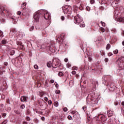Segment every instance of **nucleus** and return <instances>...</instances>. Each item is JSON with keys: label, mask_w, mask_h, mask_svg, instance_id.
<instances>
[{"label": "nucleus", "mask_w": 124, "mask_h": 124, "mask_svg": "<svg viewBox=\"0 0 124 124\" xmlns=\"http://www.w3.org/2000/svg\"><path fill=\"white\" fill-rule=\"evenodd\" d=\"M74 22L75 24H80V23L83 22V18H82L80 15H78L74 17Z\"/></svg>", "instance_id": "nucleus-7"}, {"label": "nucleus", "mask_w": 124, "mask_h": 124, "mask_svg": "<svg viewBox=\"0 0 124 124\" xmlns=\"http://www.w3.org/2000/svg\"><path fill=\"white\" fill-rule=\"evenodd\" d=\"M111 31L112 32H116V31H117V30H116V29H112Z\"/></svg>", "instance_id": "nucleus-45"}, {"label": "nucleus", "mask_w": 124, "mask_h": 124, "mask_svg": "<svg viewBox=\"0 0 124 124\" xmlns=\"http://www.w3.org/2000/svg\"><path fill=\"white\" fill-rule=\"evenodd\" d=\"M114 104H115V105L116 106H117V105H118V104H119V102H117L115 103Z\"/></svg>", "instance_id": "nucleus-61"}, {"label": "nucleus", "mask_w": 124, "mask_h": 124, "mask_svg": "<svg viewBox=\"0 0 124 124\" xmlns=\"http://www.w3.org/2000/svg\"><path fill=\"white\" fill-rule=\"evenodd\" d=\"M69 84H70V85L72 84V85H74V83L73 82V81H72V80L70 81Z\"/></svg>", "instance_id": "nucleus-44"}, {"label": "nucleus", "mask_w": 124, "mask_h": 124, "mask_svg": "<svg viewBox=\"0 0 124 124\" xmlns=\"http://www.w3.org/2000/svg\"><path fill=\"white\" fill-rule=\"evenodd\" d=\"M3 104L0 105V113L3 111Z\"/></svg>", "instance_id": "nucleus-18"}, {"label": "nucleus", "mask_w": 124, "mask_h": 124, "mask_svg": "<svg viewBox=\"0 0 124 124\" xmlns=\"http://www.w3.org/2000/svg\"><path fill=\"white\" fill-rule=\"evenodd\" d=\"M10 54L11 56H13V55H14V54H15V50H12Z\"/></svg>", "instance_id": "nucleus-23"}, {"label": "nucleus", "mask_w": 124, "mask_h": 124, "mask_svg": "<svg viewBox=\"0 0 124 124\" xmlns=\"http://www.w3.org/2000/svg\"><path fill=\"white\" fill-rule=\"evenodd\" d=\"M54 106L55 107H59V102H55L54 103Z\"/></svg>", "instance_id": "nucleus-21"}, {"label": "nucleus", "mask_w": 124, "mask_h": 124, "mask_svg": "<svg viewBox=\"0 0 124 124\" xmlns=\"http://www.w3.org/2000/svg\"><path fill=\"white\" fill-rule=\"evenodd\" d=\"M34 68L35 69H38V66L37 64L34 65Z\"/></svg>", "instance_id": "nucleus-36"}, {"label": "nucleus", "mask_w": 124, "mask_h": 124, "mask_svg": "<svg viewBox=\"0 0 124 124\" xmlns=\"http://www.w3.org/2000/svg\"><path fill=\"white\" fill-rule=\"evenodd\" d=\"M113 55V53L110 52L108 54V57H111V56H112Z\"/></svg>", "instance_id": "nucleus-50"}, {"label": "nucleus", "mask_w": 124, "mask_h": 124, "mask_svg": "<svg viewBox=\"0 0 124 124\" xmlns=\"http://www.w3.org/2000/svg\"><path fill=\"white\" fill-rule=\"evenodd\" d=\"M90 3H91V4H93V3H94V0H91Z\"/></svg>", "instance_id": "nucleus-43"}, {"label": "nucleus", "mask_w": 124, "mask_h": 124, "mask_svg": "<svg viewBox=\"0 0 124 124\" xmlns=\"http://www.w3.org/2000/svg\"><path fill=\"white\" fill-rule=\"evenodd\" d=\"M72 74H73V75H75V74H76V72L74 71H72Z\"/></svg>", "instance_id": "nucleus-54"}, {"label": "nucleus", "mask_w": 124, "mask_h": 124, "mask_svg": "<svg viewBox=\"0 0 124 124\" xmlns=\"http://www.w3.org/2000/svg\"><path fill=\"white\" fill-rule=\"evenodd\" d=\"M101 2L102 4H105V0H101Z\"/></svg>", "instance_id": "nucleus-41"}, {"label": "nucleus", "mask_w": 124, "mask_h": 124, "mask_svg": "<svg viewBox=\"0 0 124 124\" xmlns=\"http://www.w3.org/2000/svg\"><path fill=\"white\" fill-rule=\"evenodd\" d=\"M52 64H53L52 63V62H51L49 61L47 62L46 65H47V67L50 68V67H51V66H52Z\"/></svg>", "instance_id": "nucleus-16"}, {"label": "nucleus", "mask_w": 124, "mask_h": 124, "mask_svg": "<svg viewBox=\"0 0 124 124\" xmlns=\"http://www.w3.org/2000/svg\"><path fill=\"white\" fill-rule=\"evenodd\" d=\"M118 53H119V50L118 49L113 51V54H117Z\"/></svg>", "instance_id": "nucleus-27"}, {"label": "nucleus", "mask_w": 124, "mask_h": 124, "mask_svg": "<svg viewBox=\"0 0 124 124\" xmlns=\"http://www.w3.org/2000/svg\"><path fill=\"white\" fill-rule=\"evenodd\" d=\"M20 100L22 102H26L28 101V100H27V97L25 96H21L20 98Z\"/></svg>", "instance_id": "nucleus-12"}, {"label": "nucleus", "mask_w": 124, "mask_h": 124, "mask_svg": "<svg viewBox=\"0 0 124 124\" xmlns=\"http://www.w3.org/2000/svg\"><path fill=\"white\" fill-rule=\"evenodd\" d=\"M92 84L93 85H94V84H95V85H94V87H96V85H98V82L97 81H95V82H92Z\"/></svg>", "instance_id": "nucleus-24"}, {"label": "nucleus", "mask_w": 124, "mask_h": 124, "mask_svg": "<svg viewBox=\"0 0 124 124\" xmlns=\"http://www.w3.org/2000/svg\"><path fill=\"white\" fill-rule=\"evenodd\" d=\"M86 10H87V11H90V7L89 6L86 7Z\"/></svg>", "instance_id": "nucleus-48"}, {"label": "nucleus", "mask_w": 124, "mask_h": 124, "mask_svg": "<svg viewBox=\"0 0 124 124\" xmlns=\"http://www.w3.org/2000/svg\"><path fill=\"white\" fill-rule=\"evenodd\" d=\"M2 35H3V32L0 30V37H2Z\"/></svg>", "instance_id": "nucleus-32"}, {"label": "nucleus", "mask_w": 124, "mask_h": 124, "mask_svg": "<svg viewBox=\"0 0 124 124\" xmlns=\"http://www.w3.org/2000/svg\"><path fill=\"white\" fill-rule=\"evenodd\" d=\"M76 111H75V110H74V111H72V112H71V114H76Z\"/></svg>", "instance_id": "nucleus-53"}, {"label": "nucleus", "mask_w": 124, "mask_h": 124, "mask_svg": "<svg viewBox=\"0 0 124 124\" xmlns=\"http://www.w3.org/2000/svg\"><path fill=\"white\" fill-rule=\"evenodd\" d=\"M82 109H83V110H84V111H86V110L87 109V106H84L83 107H82Z\"/></svg>", "instance_id": "nucleus-40"}, {"label": "nucleus", "mask_w": 124, "mask_h": 124, "mask_svg": "<svg viewBox=\"0 0 124 124\" xmlns=\"http://www.w3.org/2000/svg\"><path fill=\"white\" fill-rule=\"evenodd\" d=\"M7 123V120H5L3 122H2L1 124H6Z\"/></svg>", "instance_id": "nucleus-47"}, {"label": "nucleus", "mask_w": 124, "mask_h": 124, "mask_svg": "<svg viewBox=\"0 0 124 124\" xmlns=\"http://www.w3.org/2000/svg\"><path fill=\"white\" fill-rule=\"evenodd\" d=\"M1 98H2V99H4V98H5V96L4 95H2Z\"/></svg>", "instance_id": "nucleus-59"}, {"label": "nucleus", "mask_w": 124, "mask_h": 124, "mask_svg": "<svg viewBox=\"0 0 124 124\" xmlns=\"http://www.w3.org/2000/svg\"><path fill=\"white\" fill-rule=\"evenodd\" d=\"M23 124H28V122L24 121V122H23Z\"/></svg>", "instance_id": "nucleus-60"}, {"label": "nucleus", "mask_w": 124, "mask_h": 124, "mask_svg": "<svg viewBox=\"0 0 124 124\" xmlns=\"http://www.w3.org/2000/svg\"><path fill=\"white\" fill-rule=\"evenodd\" d=\"M95 43H96V44H97V45H98V44H99L100 43V40L96 39L94 40Z\"/></svg>", "instance_id": "nucleus-17"}, {"label": "nucleus", "mask_w": 124, "mask_h": 124, "mask_svg": "<svg viewBox=\"0 0 124 124\" xmlns=\"http://www.w3.org/2000/svg\"><path fill=\"white\" fill-rule=\"evenodd\" d=\"M65 62H68V58H65L64 60Z\"/></svg>", "instance_id": "nucleus-52"}, {"label": "nucleus", "mask_w": 124, "mask_h": 124, "mask_svg": "<svg viewBox=\"0 0 124 124\" xmlns=\"http://www.w3.org/2000/svg\"><path fill=\"white\" fill-rule=\"evenodd\" d=\"M48 103L50 104V105H51V104H52V101H49Z\"/></svg>", "instance_id": "nucleus-62"}, {"label": "nucleus", "mask_w": 124, "mask_h": 124, "mask_svg": "<svg viewBox=\"0 0 124 124\" xmlns=\"http://www.w3.org/2000/svg\"><path fill=\"white\" fill-rule=\"evenodd\" d=\"M64 19H65V18H64V17L63 16H61V20H62V21H64Z\"/></svg>", "instance_id": "nucleus-51"}, {"label": "nucleus", "mask_w": 124, "mask_h": 124, "mask_svg": "<svg viewBox=\"0 0 124 124\" xmlns=\"http://www.w3.org/2000/svg\"><path fill=\"white\" fill-rule=\"evenodd\" d=\"M1 43L2 44H6V43H7V39H4L3 40H2Z\"/></svg>", "instance_id": "nucleus-19"}, {"label": "nucleus", "mask_w": 124, "mask_h": 124, "mask_svg": "<svg viewBox=\"0 0 124 124\" xmlns=\"http://www.w3.org/2000/svg\"><path fill=\"white\" fill-rule=\"evenodd\" d=\"M122 105H123V106H124V102H122Z\"/></svg>", "instance_id": "nucleus-64"}, {"label": "nucleus", "mask_w": 124, "mask_h": 124, "mask_svg": "<svg viewBox=\"0 0 124 124\" xmlns=\"http://www.w3.org/2000/svg\"><path fill=\"white\" fill-rule=\"evenodd\" d=\"M67 67L68 68H70V67H71V64L69 62H68L67 64Z\"/></svg>", "instance_id": "nucleus-25"}, {"label": "nucleus", "mask_w": 124, "mask_h": 124, "mask_svg": "<svg viewBox=\"0 0 124 124\" xmlns=\"http://www.w3.org/2000/svg\"><path fill=\"white\" fill-rule=\"evenodd\" d=\"M119 0H115L112 3V6L113 7H116V6H118V4H119Z\"/></svg>", "instance_id": "nucleus-10"}, {"label": "nucleus", "mask_w": 124, "mask_h": 124, "mask_svg": "<svg viewBox=\"0 0 124 124\" xmlns=\"http://www.w3.org/2000/svg\"><path fill=\"white\" fill-rule=\"evenodd\" d=\"M2 117H6V113H3L2 114Z\"/></svg>", "instance_id": "nucleus-58"}, {"label": "nucleus", "mask_w": 124, "mask_h": 124, "mask_svg": "<svg viewBox=\"0 0 124 124\" xmlns=\"http://www.w3.org/2000/svg\"><path fill=\"white\" fill-rule=\"evenodd\" d=\"M4 11L5 12H7V11L4 10L2 12V14H3V13H4Z\"/></svg>", "instance_id": "nucleus-63"}, {"label": "nucleus", "mask_w": 124, "mask_h": 124, "mask_svg": "<svg viewBox=\"0 0 124 124\" xmlns=\"http://www.w3.org/2000/svg\"><path fill=\"white\" fill-rule=\"evenodd\" d=\"M101 119L102 122H106V121H107V118L106 117H105V116L104 115H102L101 116Z\"/></svg>", "instance_id": "nucleus-15"}, {"label": "nucleus", "mask_w": 124, "mask_h": 124, "mask_svg": "<svg viewBox=\"0 0 124 124\" xmlns=\"http://www.w3.org/2000/svg\"><path fill=\"white\" fill-rule=\"evenodd\" d=\"M16 37V40H17V39H19V40H21L24 36H25V34L22 32H19L18 33H17L16 35H15Z\"/></svg>", "instance_id": "nucleus-9"}, {"label": "nucleus", "mask_w": 124, "mask_h": 124, "mask_svg": "<svg viewBox=\"0 0 124 124\" xmlns=\"http://www.w3.org/2000/svg\"><path fill=\"white\" fill-rule=\"evenodd\" d=\"M34 29V27L33 26H31V28L30 29V31H32Z\"/></svg>", "instance_id": "nucleus-26"}, {"label": "nucleus", "mask_w": 124, "mask_h": 124, "mask_svg": "<svg viewBox=\"0 0 124 124\" xmlns=\"http://www.w3.org/2000/svg\"><path fill=\"white\" fill-rule=\"evenodd\" d=\"M17 15H21L22 14V12L21 11H18L17 12Z\"/></svg>", "instance_id": "nucleus-49"}, {"label": "nucleus", "mask_w": 124, "mask_h": 124, "mask_svg": "<svg viewBox=\"0 0 124 124\" xmlns=\"http://www.w3.org/2000/svg\"><path fill=\"white\" fill-rule=\"evenodd\" d=\"M42 14H44V17L45 20H48V21H50L51 19V14L50 13L46 10H41L35 13L33 18V22H34V23L38 22L39 21V18Z\"/></svg>", "instance_id": "nucleus-1"}, {"label": "nucleus", "mask_w": 124, "mask_h": 124, "mask_svg": "<svg viewBox=\"0 0 124 124\" xmlns=\"http://www.w3.org/2000/svg\"><path fill=\"white\" fill-rule=\"evenodd\" d=\"M108 61H109V60L108 59V58H106V59H105V62H108Z\"/></svg>", "instance_id": "nucleus-55"}, {"label": "nucleus", "mask_w": 124, "mask_h": 124, "mask_svg": "<svg viewBox=\"0 0 124 124\" xmlns=\"http://www.w3.org/2000/svg\"><path fill=\"white\" fill-rule=\"evenodd\" d=\"M55 82V80L54 79H51L49 83L50 84H53Z\"/></svg>", "instance_id": "nucleus-42"}, {"label": "nucleus", "mask_w": 124, "mask_h": 124, "mask_svg": "<svg viewBox=\"0 0 124 124\" xmlns=\"http://www.w3.org/2000/svg\"><path fill=\"white\" fill-rule=\"evenodd\" d=\"M96 99L93 96V93H92L91 94H89L86 98V102L88 104H95V101Z\"/></svg>", "instance_id": "nucleus-3"}, {"label": "nucleus", "mask_w": 124, "mask_h": 124, "mask_svg": "<svg viewBox=\"0 0 124 124\" xmlns=\"http://www.w3.org/2000/svg\"><path fill=\"white\" fill-rule=\"evenodd\" d=\"M68 120H72V117L70 115H69L68 116Z\"/></svg>", "instance_id": "nucleus-46"}, {"label": "nucleus", "mask_w": 124, "mask_h": 124, "mask_svg": "<svg viewBox=\"0 0 124 124\" xmlns=\"http://www.w3.org/2000/svg\"><path fill=\"white\" fill-rule=\"evenodd\" d=\"M7 15L8 16V18L12 19L13 20H16V18L15 16H11V14L10 13L8 12L7 13Z\"/></svg>", "instance_id": "nucleus-11"}, {"label": "nucleus", "mask_w": 124, "mask_h": 124, "mask_svg": "<svg viewBox=\"0 0 124 124\" xmlns=\"http://www.w3.org/2000/svg\"><path fill=\"white\" fill-rule=\"evenodd\" d=\"M111 48V45L109 44H108L107 46H106V49L107 50H109Z\"/></svg>", "instance_id": "nucleus-20"}, {"label": "nucleus", "mask_w": 124, "mask_h": 124, "mask_svg": "<svg viewBox=\"0 0 124 124\" xmlns=\"http://www.w3.org/2000/svg\"><path fill=\"white\" fill-rule=\"evenodd\" d=\"M101 24L102 27H105V22L101 21Z\"/></svg>", "instance_id": "nucleus-38"}, {"label": "nucleus", "mask_w": 124, "mask_h": 124, "mask_svg": "<svg viewBox=\"0 0 124 124\" xmlns=\"http://www.w3.org/2000/svg\"><path fill=\"white\" fill-rule=\"evenodd\" d=\"M58 75H59V76L62 77V76L63 75H64V74L63 73H62V72H60L58 73Z\"/></svg>", "instance_id": "nucleus-22"}, {"label": "nucleus", "mask_w": 124, "mask_h": 124, "mask_svg": "<svg viewBox=\"0 0 124 124\" xmlns=\"http://www.w3.org/2000/svg\"><path fill=\"white\" fill-rule=\"evenodd\" d=\"M61 93V91L59 90L55 91V93L59 94Z\"/></svg>", "instance_id": "nucleus-33"}, {"label": "nucleus", "mask_w": 124, "mask_h": 124, "mask_svg": "<svg viewBox=\"0 0 124 124\" xmlns=\"http://www.w3.org/2000/svg\"><path fill=\"white\" fill-rule=\"evenodd\" d=\"M100 31H102V32H104V31H105V29H104V28L101 27L100 28Z\"/></svg>", "instance_id": "nucleus-31"}, {"label": "nucleus", "mask_w": 124, "mask_h": 124, "mask_svg": "<svg viewBox=\"0 0 124 124\" xmlns=\"http://www.w3.org/2000/svg\"><path fill=\"white\" fill-rule=\"evenodd\" d=\"M26 5H27V3L24 2L21 5V8L23 9L22 15L24 16H29L30 15V13L31 12V10L29 8H26Z\"/></svg>", "instance_id": "nucleus-4"}, {"label": "nucleus", "mask_w": 124, "mask_h": 124, "mask_svg": "<svg viewBox=\"0 0 124 124\" xmlns=\"http://www.w3.org/2000/svg\"><path fill=\"white\" fill-rule=\"evenodd\" d=\"M63 12L64 14H70L72 13V8L70 6L65 5L62 7Z\"/></svg>", "instance_id": "nucleus-5"}, {"label": "nucleus", "mask_w": 124, "mask_h": 124, "mask_svg": "<svg viewBox=\"0 0 124 124\" xmlns=\"http://www.w3.org/2000/svg\"><path fill=\"white\" fill-rule=\"evenodd\" d=\"M114 18L115 21H118V22H124V17L121 16V13L118 10H115L114 12Z\"/></svg>", "instance_id": "nucleus-2"}, {"label": "nucleus", "mask_w": 124, "mask_h": 124, "mask_svg": "<svg viewBox=\"0 0 124 124\" xmlns=\"http://www.w3.org/2000/svg\"><path fill=\"white\" fill-rule=\"evenodd\" d=\"M16 32H17V31H16V29H12L10 32V35H15V33H16Z\"/></svg>", "instance_id": "nucleus-13"}, {"label": "nucleus", "mask_w": 124, "mask_h": 124, "mask_svg": "<svg viewBox=\"0 0 124 124\" xmlns=\"http://www.w3.org/2000/svg\"><path fill=\"white\" fill-rule=\"evenodd\" d=\"M117 64L119 67V68H121V69H124V57H122L121 58H119L117 60Z\"/></svg>", "instance_id": "nucleus-6"}, {"label": "nucleus", "mask_w": 124, "mask_h": 124, "mask_svg": "<svg viewBox=\"0 0 124 124\" xmlns=\"http://www.w3.org/2000/svg\"><path fill=\"white\" fill-rule=\"evenodd\" d=\"M63 111H64V112H67L68 111L67 108H63Z\"/></svg>", "instance_id": "nucleus-34"}, {"label": "nucleus", "mask_w": 124, "mask_h": 124, "mask_svg": "<svg viewBox=\"0 0 124 124\" xmlns=\"http://www.w3.org/2000/svg\"><path fill=\"white\" fill-rule=\"evenodd\" d=\"M114 115V111L112 110L108 111V117H112Z\"/></svg>", "instance_id": "nucleus-14"}, {"label": "nucleus", "mask_w": 124, "mask_h": 124, "mask_svg": "<svg viewBox=\"0 0 124 124\" xmlns=\"http://www.w3.org/2000/svg\"><path fill=\"white\" fill-rule=\"evenodd\" d=\"M47 49H48L49 50V51H50V52H52L53 51V49H52V47H51V46H49L47 47Z\"/></svg>", "instance_id": "nucleus-35"}, {"label": "nucleus", "mask_w": 124, "mask_h": 124, "mask_svg": "<svg viewBox=\"0 0 124 124\" xmlns=\"http://www.w3.org/2000/svg\"><path fill=\"white\" fill-rule=\"evenodd\" d=\"M79 27H80V28H85V24L82 23V24H81L79 25Z\"/></svg>", "instance_id": "nucleus-29"}, {"label": "nucleus", "mask_w": 124, "mask_h": 124, "mask_svg": "<svg viewBox=\"0 0 124 124\" xmlns=\"http://www.w3.org/2000/svg\"><path fill=\"white\" fill-rule=\"evenodd\" d=\"M16 44H17V45L21 46V45H22V42H21V41H18V42L17 41Z\"/></svg>", "instance_id": "nucleus-28"}, {"label": "nucleus", "mask_w": 124, "mask_h": 124, "mask_svg": "<svg viewBox=\"0 0 124 124\" xmlns=\"http://www.w3.org/2000/svg\"><path fill=\"white\" fill-rule=\"evenodd\" d=\"M72 70H78V68L76 66H74L72 68Z\"/></svg>", "instance_id": "nucleus-30"}, {"label": "nucleus", "mask_w": 124, "mask_h": 124, "mask_svg": "<svg viewBox=\"0 0 124 124\" xmlns=\"http://www.w3.org/2000/svg\"><path fill=\"white\" fill-rule=\"evenodd\" d=\"M104 85H107L108 87V88L109 90L110 91V92H114L115 89L116 88V86L112 85V84H110V83L109 82H107V81H106L105 82H103Z\"/></svg>", "instance_id": "nucleus-8"}, {"label": "nucleus", "mask_w": 124, "mask_h": 124, "mask_svg": "<svg viewBox=\"0 0 124 124\" xmlns=\"http://www.w3.org/2000/svg\"><path fill=\"white\" fill-rule=\"evenodd\" d=\"M26 120H27V121H28L29 122H30V121H31V118H30V117H26Z\"/></svg>", "instance_id": "nucleus-37"}, {"label": "nucleus", "mask_w": 124, "mask_h": 124, "mask_svg": "<svg viewBox=\"0 0 124 124\" xmlns=\"http://www.w3.org/2000/svg\"><path fill=\"white\" fill-rule=\"evenodd\" d=\"M21 109H24L25 108V105H21L20 106Z\"/></svg>", "instance_id": "nucleus-39"}, {"label": "nucleus", "mask_w": 124, "mask_h": 124, "mask_svg": "<svg viewBox=\"0 0 124 124\" xmlns=\"http://www.w3.org/2000/svg\"><path fill=\"white\" fill-rule=\"evenodd\" d=\"M55 87L56 88H57V89H58L59 88V84L58 83H56V84L55 85Z\"/></svg>", "instance_id": "nucleus-57"}, {"label": "nucleus", "mask_w": 124, "mask_h": 124, "mask_svg": "<svg viewBox=\"0 0 124 124\" xmlns=\"http://www.w3.org/2000/svg\"><path fill=\"white\" fill-rule=\"evenodd\" d=\"M42 121H45V117H41Z\"/></svg>", "instance_id": "nucleus-56"}]
</instances>
